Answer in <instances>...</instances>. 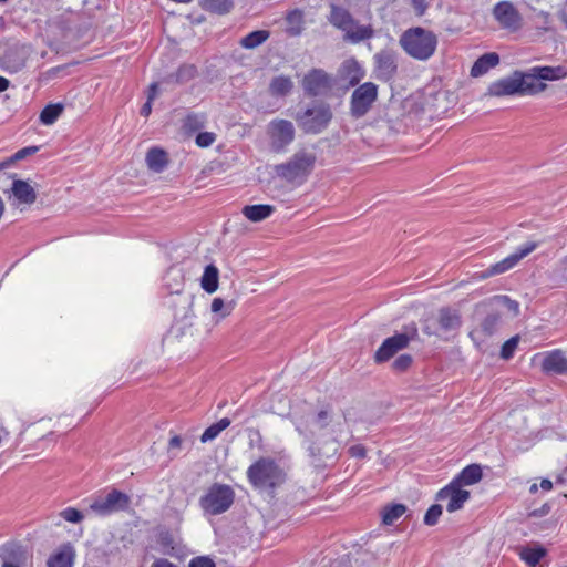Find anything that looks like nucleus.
I'll use <instances>...</instances> for the list:
<instances>
[{
	"label": "nucleus",
	"instance_id": "obj_1",
	"mask_svg": "<svg viewBox=\"0 0 567 567\" xmlns=\"http://www.w3.org/2000/svg\"><path fill=\"white\" fill-rule=\"evenodd\" d=\"M399 44L406 55L416 61L430 60L437 48V35L422 27L406 29L399 38Z\"/></svg>",
	"mask_w": 567,
	"mask_h": 567
},
{
	"label": "nucleus",
	"instance_id": "obj_2",
	"mask_svg": "<svg viewBox=\"0 0 567 567\" xmlns=\"http://www.w3.org/2000/svg\"><path fill=\"white\" fill-rule=\"evenodd\" d=\"M316 155L307 151H298L284 164L275 166L277 176L289 183H302L313 169Z\"/></svg>",
	"mask_w": 567,
	"mask_h": 567
},
{
	"label": "nucleus",
	"instance_id": "obj_3",
	"mask_svg": "<svg viewBox=\"0 0 567 567\" xmlns=\"http://www.w3.org/2000/svg\"><path fill=\"white\" fill-rule=\"evenodd\" d=\"M234 499L235 492L229 485L214 483L199 498V506L205 514L215 516L228 511Z\"/></svg>",
	"mask_w": 567,
	"mask_h": 567
},
{
	"label": "nucleus",
	"instance_id": "obj_4",
	"mask_svg": "<svg viewBox=\"0 0 567 567\" xmlns=\"http://www.w3.org/2000/svg\"><path fill=\"white\" fill-rule=\"evenodd\" d=\"M462 326V316L458 310L443 307L435 316L427 318L423 326V332L427 336L455 334Z\"/></svg>",
	"mask_w": 567,
	"mask_h": 567
},
{
	"label": "nucleus",
	"instance_id": "obj_5",
	"mask_svg": "<svg viewBox=\"0 0 567 567\" xmlns=\"http://www.w3.org/2000/svg\"><path fill=\"white\" fill-rule=\"evenodd\" d=\"M332 118L331 107L326 103H317L297 116L299 125L306 133L318 134L322 132Z\"/></svg>",
	"mask_w": 567,
	"mask_h": 567
},
{
	"label": "nucleus",
	"instance_id": "obj_6",
	"mask_svg": "<svg viewBox=\"0 0 567 567\" xmlns=\"http://www.w3.org/2000/svg\"><path fill=\"white\" fill-rule=\"evenodd\" d=\"M281 471L278 465L268 457H261L248 467L249 482L257 487L275 486L279 481Z\"/></svg>",
	"mask_w": 567,
	"mask_h": 567
},
{
	"label": "nucleus",
	"instance_id": "obj_7",
	"mask_svg": "<svg viewBox=\"0 0 567 567\" xmlns=\"http://www.w3.org/2000/svg\"><path fill=\"white\" fill-rule=\"evenodd\" d=\"M379 89L373 82H365L351 94L350 114L354 118L363 117L372 107L378 99Z\"/></svg>",
	"mask_w": 567,
	"mask_h": 567
},
{
	"label": "nucleus",
	"instance_id": "obj_8",
	"mask_svg": "<svg viewBox=\"0 0 567 567\" xmlns=\"http://www.w3.org/2000/svg\"><path fill=\"white\" fill-rule=\"evenodd\" d=\"M270 150L275 153H282L295 140L293 124L288 120L276 118L267 126Z\"/></svg>",
	"mask_w": 567,
	"mask_h": 567
},
{
	"label": "nucleus",
	"instance_id": "obj_9",
	"mask_svg": "<svg viewBox=\"0 0 567 567\" xmlns=\"http://www.w3.org/2000/svg\"><path fill=\"white\" fill-rule=\"evenodd\" d=\"M492 16L499 28L508 32H517L523 27V17L509 1H499L492 9Z\"/></svg>",
	"mask_w": 567,
	"mask_h": 567
},
{
	"label": "nucleus",
	"instance_id": "obj_10",
	"mask_svg": "<svg viewBox=\"0 0 567 567\" xmlns=\"http://www.w3.org/2000/svg\"><path fill=\"white\" fill-rule=\"evenodd\" d=\"M130 496L125 493L112 489L105 496L97 497L90 508L100 516H107L116 512L125 511L130 506Z\"/></svg>",
	"mask_w": 567,
	"mask_h": 567
},
{
	"label": "nucleus",
	"instance_id": "obj_11",
	"mask_svg": "<svg viewBox=\"0 0 567 567\" xmlns=\"http://www.w3.org/2000/svg\"><path fill=\"white\" fill-rule=\"evenodd\" d=\"M537 247V241H528L524 244L514 254L491 266L487 270L481 272L478 277L481 279H485L494 275L506 272L507 270L514 268L522 259L532 254Z\"/></svg>",
	"mask_w": 567,
	"mask_h": 567
},
{
	"label": "nucleus",
	"instance_id": "obj_12",
	"mask_svg": "<svg viewBox=\"0 0 567 567\" xmlns=\"http://www.w3.org/2000/svg\"><path fill=\"white\" fill-rule=\"evenodd\" d=\"M305 93L309 96H318L333 86V79L322 69L310 70L301 81Z\"/></svg>",
	"mask_w": 567,
	"mask_h": 567
},
{
	"label": "nucleus",
	"instance_id": "obj_13",
	"mask_svg": "<svg viewBox=\"0 0 567 567\" xmlns=\"http://www.w3.org/2000/svg\"><path fill=\"white\" fill-rule=\"evenodd\" d=\"M378 80L391 81L398 73V53L391 49L379 51L373 56Z\"/></svg>",
	"mask_w": 567,
	"mask_h": 567
},
{
	"label": "nucleus",
	"instance_id": "obj_14",
	"mask_svg": "<svg viewBox=\"0 0 567 567\" xmlns=\"http://www.w3.org/2000/svg\"><path fill=\"white\" fill-rule=\"evenodd\" d=\"M412 337L408 333H396L386 338L374 353V361L383 363L393 358L399 351L405 349Z\"/></svg>",
	"mask_w": 567,
	"mask_h": 567
},
{
	"label": "nucleus",
	"instance_id": "obj_15",
	"mask_svg": "<svg viewBox=\"0 0 567 567\" xmlns=\"http://www.w3.org/2000/svg\"><path fill=\"white\" fill-rule=\"evenodd\" d=\"M436 497L441 501L449 499L446 509L447 512L453 513L463 507L464 503L470 498V492L462 489L456 482L452 481L437 493Z\"/></svg>",
	"mask_w": 567,
	"mask_h": 567
},
{
	"label": "nucleus",
	"instance_id": "obj_16",
	"mask_svg": "<svg viewBox=\"0 0 567 567\" xmlns=\"http://www.w3.org/2000/svg\"><path fill=\"white\" fill-rule=\"evenodd\" d=\"M485 95L493 97L519 95L518 71L491 83Z\"/></svg>",
	"mask_w": 567,
	"mask_h": 567
},
{
	"label": "nucleus",
	"instance_id": "obj_17",
	"mask_svg": "<svg viewBox=\"0 0 567 567\" xmlns=\"http://www.w3.org/2000/svg\"><path fill=\"white\" fill-rule=\"evenodd\" d=\"M542 371L553 374H567V355L561 350L549 351L542 360Z\"/></svg>",
	"mask_w": 567,
	"mask_h": 567
},
{
	"label": "nucleus",
	"instance_id": "obj_18",
	"mask_svg": "<svg viewBox=\"0 0 567 567\" xmlns=\"http://www.w3.org/2000/svg\"><path fill=\"white\" fill-rule=\"evenodd\" d=\"M519 95H537L547 89V84L538 80L535 72L529 69L526 72L518 71Z\"/></svg>",
	"mask_w": 567,
	"mask_h": 567
},
{
	"label": "nucleus",
	"instance_id": "obj_19",
	"mask_svg": "<svg viewBox=\"0 0 567 567\" xmlns=\"http://www.w3.org/2000/svg\"><path fill=\"white\" fill-rule=\"evenodd\" d=\"M1 567L22 566L25 563V553L17 544H6L0 547Z\"/></svg>",
	"mask_w": 567,
	"mask_h": 567
},
{
	"label": "nucleus",
	"instance_id": "obj_20",
	"mask_svg": "<svg viewBox=\"0 0 567 567\" xmlns=\"http://www.w3.org/2000/svg\"><path fill=\"white\" fill-rule=\"evenodd\" d=\"M74 558V547L70 543H66L49 557L47 567H73Z\"/></svg>",
	"mask_w": 567,
	"mask_h": 567
},
{
	"label": "nucleus",
	"instance_id": "obj_21",
	"mask_svg": "<svg viewBox=\"0 0 567 567\" xmlns=\"http://www.w3.org/2000/svg\"><path fill=\"white\" fill-rule=\"evenodd\" d=\"M330 423V414L328 411L322 410L307 421L302 426L297 425V431L305 436H313L318 431L324 429Z\"/></svg>",
	"mask_w": 567,
	"mask_h": 567
},
{
	"label": "nucleus",
	"instance_id": "obj_22",
	"mask_svg": "<svg viewBox=\"0 0 567 567\" xmlns=\"http://www.w3.org/2000/svg\"><path fill=\"white\" fill-rule=\"evenodd\" d=\"M374 35L371 24H361L358 20H353V24L343 32V40L351 43H359L369 40Z\"/></svg>",
	"mask_w": 567,
	"mask_h": 567
},
{
	"label": "nucleus",
	"instance_id": "obj_23",
	"mask_svg": "<svg viewBox=\"0 0 567 567\" xmlns=\"http://www.w3.org/2000/svg\"><path fill=\"white\" fill-rule=\"evenodd\" d=\"M11 190L13 196L21 204L31 205L37 200V193L34 188L25 181H13Z\"/></svg>",
	"mask_w": 567,
	"mask_h": 567
},
{
	"label": "nucleus",
	"instance_id": "obj_24",
	"mask_svg": "<svg viewBox=\"0 0 567 567\" xmlns=\"http://www.w3.org/2000/svg\"><path fill=\"white\" fill-rule=\"evenodd\" d=\"M341 76L348 80L350 86H355L364 76V71L354 59L346 60L340 69Z\"/></svg>",
	"mask_w": 567,
	"mask_h": 567
},
{
	"label": "nucleus",
	"instance_id": "obj_25",
	"mask_svg": "<svg viewBox=\"0 0 567 567\" xmlns=\"http://www.w3.org/2000/svg\"><path fill=\"white\" fill-rule=\"evenodd\" d=\"M354 18L351 13L341 7L331 6L329 22L342 32L348 31V28L353 24Z\"/></svg>",
	"mask_w": 567,
	"mask_h": 567
},
{
	"label": "nucleus",
	"instance_id": "obj_26",
	"mask_svg": "<svg viewBox=\"0 0 567 567\" xmlns=\"http://www.w3.org/2000/svg\"><path fill=\"white\" fill-rule=\"evenodd\" d=\"M354 18L351 13L341 7L331 6L329 22L342 32L348 31V28L353 24Z\"/></svg>",
	"mask_w": 567,
	"mask_h": 567
},
{
	"label": "nucleus",
	"instance_id": "obj_27",
	"mask_svg": "<svg viewBox=\"0 0 567 567\" xmlns=\"http://www.w3.org/2000/svg\"><path fill=\"white\" fill-rule=\"evenodd\" d=\"M499 63V56L495 52L485 53L480 56L471 69V75L474 78L485 74L492 68H495Z\"/></svg>",
	"mask_w": 567,
	"mask_h": 567
},
{
	"label": "nucleus",
	"instance_id": "obj_28",
	"mask_svg": "<svg viewBox=\"0 0 567 567\" xmlns=\"http://www.w3.org/2000/svg\"><path fill=\"white\" fill-rule=\"evenodd\" d=\"M532 72L536 73L539 81H558L567 76V70L563 65L557 66H534Z\"/></svg>",
	"mask_w": 567,
	"mask_h": 567
},
{
	"label": "nucleus",
	"instance_id": "obj_29",
	"mask_svg": "<svg viewBox=\"0 0 567 567\" xmlns=\"http://www.w3.org/2000/svg\"><path fill=\"white\" fill-rule=\"evenodd\" d=\"M145 161L147 167L156 173L163 172L168 164L167 153L158 147H152L147 152Z\"/></svg>",
	"mask_w": 567,
	"mask_h": 567
},
{
	"label": "nucleus",
	"instance_id": "obj_30",
	"mask_svg": "<svg viewBox=\"0 0 567 567\" xmlns=\"http://www.w3.org/2000/svg\"><path fill=\"white\" fill-rule=\"evenodd\" d=\"M275 212L271 205H247L243 208V215L252 223H259L268 218Z\"/></svg>",
	"mask_w": 567,
	"mask_h": 567
},
{
	"label": "nucleus",
	"instance_id": "obj_31",
	"mask_svg": "<svg viewBox=\"0 0 567 567\" xmlns=\"http://www.w3.org/2000/svg\"><path fill=\"white\" fill-rule=\"evenodd\" d=\"M482 467L478 464L467 465L462 472L453 480L457 485H473L482 480Z\"/></svg>",
	"mask_w": 567,
	"mask_h": 567
},
{
	"label": "nucleus",
	"instance_id": "obj_32",
	"mask_svg": "<svg viewBox=\"0 0 567 567\" xmlns=\"http://www.w3.org/2000/svg\"><path fill=\"white\" fill-rule=\"evenodd\" d=\"M219 271L215 265H208L200 278V286L207 293H214L218 289Z\"/></svg>",
	"mask_w": 567,
	"mask_h": 567
},
{
	"label": "nucleus",
	"instance_id": "obj_33",
	"mask_svg": "<svg viewBox=\"0 0 567 567\" xmlns=\"http://www.w3.org/2000/svg\"><path fill=\"white\" fill-rule=\"evenodd\" d=\"M293 82L289 76L278 75L275 76L269 83V93L272 96H286L291 92Z\"/></svg>",
	"mask_w": 567,
	"mask_h": 567
},
{
	"label": "nucleus",
	"instance_id": "obj_34",
	"mask_svg": "<svg viewBox=\"0 0 567 567\" xmlns=\"http://www.w3.org/2000/svg\"><path fill=\"white\" fill-rule=\"evenodd\" d=\"M270 32L267 30H256L240 40V45L245 49H255L267 41Z\"/></svg>",
	"mask_w": 567,
	"mask_h": 567
},
{
	"label": "nucleus",
	"instance_id": "obj_35",
	"mask_svg": "<svg viewBox=\"0 0 567 567\" xmlns=\"http://www.w3.org/2000/svg\"><path fill=\"white\" fill-rule=\"evenodd\" d=\"M406 506L403 504H391L384 506L382 511V522L385 525H392L406 512Z\"/></svg>",
	"mask_w": 567,
	"mask_h": 567
},
{
	"label": "nucleus",
	"instance_id": "obj_36",
	"mask_svg": "<svg viewBox=\"0 0 567 567\" xmlns=\"http://www.w3.org/2000/svg\"><path fill=\"white\" fill-rule=\"evenodd\" d=\"M197 75V69L193 64L182 65L176 73L171 74L167 79L177 84L187 83Z\"/></svg>",
	"mask_w": 567,
	"mask_h": 567
},
{
	"label": "nucleus",
	"instance_id": "obj_37",
	"mask_svg": "<svg viewBox=\"0 0 567 567\" xmlns=\"http://www.w3.org/2000/svg\"><path fill=\"white\" fill-rule=\"evenodd\" d=\"M546 555V549L537 547H525L522 549L519 556L529 566L535 567L540 559Z\"/></svg>",
	"mask_w": 567,
	"mask_h": 567
},
{
	"label": "nucleus",
	"instance_id": "obj_38",
	"mask_svg": "<svg viewBox=\"0 0 567 567\" xmlns=\"http://www.w3.org/2000/svg\"><path fill=\"white\" fill-rule=\"evenodd\" d=\"M485 305H488L491 308H507L514 316L519 313L518 302L507 296H494Z\"/></svg>",
	"mask_w": 567,
	"mask_h": 567
},
{
	"label": "nucleus",
	"instance_id": "obj_39",
	"mask_svg": "<svg viewBox=\"0 0 567 567\" xmlns=\"http://www.w3.org/2000/svg\"><path fill=\"white\" fill-rule=\"evenodd\" d=\"M63 105L60 103L47 105L40 113V122L44 125H52L62 114Z\"/></svg>",
	"mask_w": 567,
	"mask_h": 567
},
{
	"label": "nucleus",
	"instance_id": "obj_40",
	"mask_svg": "<svg viewBox=\"0 0 567 567\" xmlns=\"http://www.w3.org/2000/svg\"><path fill=\"white\" fill-rule=\"evenodd\" d=\"M206 124V115L205 114H198V113H192L188 114L183 124V128L187 133H194L197 131H200L205 127Z\"/></svg>",
	"mask_w": 567,
	"mask_h": 567
},
{
	"label": "nucleus",
	"instance_id": "obj_41",
	"mask_svg": "<svg viewBox=\"0 0 567 567\" xmlns=\"http://www.w3.org/2000/svg\"><path fill=\"white\" fill-rule=\"evenodd\" d=\"M229 425H230V420L227 417H224V419L219 420L217 423L212 424L202 434L200 442L206 443L208 441L214 440L215 437L218 436V434L221 431L227 429Z\"/></svg>",
	"mask_w": 567,
	"mask_h": 567
},
{
	"label": "nucleus",
	"instance_id": "obj_42",
	"mask_svg": "<svg viewBox=\"0 0 567 567\" xmlns=\"http://www.w3.org/2000/svg\"><path fill=\"white\" fill-rule=\"evenodd\" d=\"M501 312L498 311V308H492V312H489L485 319L483 320L482 324H481V328H482V331L486 334V336H492L499 322H501Z\"/></svg>",
	"mask_w": 567,
	"mask_h": 567
},
{
	"label": "nucleus",
	"instance_id": "obj_43",
	"mask_svg": "<svg viewBox=\"0 0 567 567\" xmlns=\"http://www.w3.org/2000/svg\"><path fill=\"white\" fill-rule=\"evenodd\" d=\"M203 8L207 11L224 14L233 7L231 0H202Z\"/></svg>",
	"mask_w": 567,
	"mask_h": 567
},
{
	"label": "nucleus",
	"instance_id": "obj_44",
	"mask_svg": "<svg viewBox=\"0 0 567 567\" xmlns=\"http://www.w3.org/2000/svg\"><path fill=\"white\" fill-rule=\"evenodd\" d=\"M212 312L218 316L217 322L220 319L228 317L234 310V302H225L221 298H214L210 306Z\"/></svg>",
	"mask_w": 567,
	"mask_h": 567
},
{
	"label": "nucleus",
	"instance_id": "obj_45",
	"mask_svg": "<svg viewBox=\"0 0 567 567\" xmlns=\"http://www.w3.org/2000/svg\"><path fill=\"white\" fill-rule=\"evenodd\" d=\"M518 342H519L518 336L512 337L511 339L505 341V343L502 346V349H501V357L504 360L511 359L518 346Z\"/></svg>",
	"mask_w": 567,
	"mask_h": 567
},
{
	"label": "nucleus",
	"instance_id": "obj_46",
	"mask_svg": "<svg viewBox=\"0 0 567 567\" xmlns=\"http://www.w3.org/2000/svg\"><path fill=\"white\" fill-rule=\"evenodd\" d=\"M442 515V506L439 504L432 505L425 513L424 524L427 526H434L440 516Z\"/></svg>",
	"mask_w": 567,
	"mask_h": 567
},
{
	"label": "nucleus",
	"instance_id": "obj_47",
	"mask_svg": "<svg viewBox=\"0 0 567 567\" xmlns=\"http://www.w3.org/2000/svg\"><path fill=\"white\" fill-rule=\"evenodd\" d=\"M412 361L410 354H401L392 362V369L399 373L404 372L411 367Z\"/></svg>",
	"mask_w": 567,
	"mask_h": 567
},
{
	"label": "nucleus",
	"instance_id": "obj_48",
	"mask_svg": "<svg viewBox=\"0 0 567 567\" xmlns=\"http://www.w3.org/2000/svg\"><path fill=\"white\" fill-rule=\"evenodd\" d=\"M554 277L558 282H567V256L557 262Z\"/></svg>",
	"mask_w": 567,
	"mask_h": 567
},
{
	"label": "nucleus",
	"instance_id": "obj_49",
	"mask_svg": "<svg viewBox=\"0 0 567 567\" xmlns=\"http://www.w3.org/2000/svg\"><path fill=\"white\" fill-rule=\"evenodd\" d=\"M61 517L70 523H80L83 519V514L73 507H68L61 512Z\"/></svg>",
	"mask_w": 567,
	"mask_h": 567
},
{
	"label": "nucleus",
	"instance_id": "obj_50",
	"mask_svg": "<svg viewBox=\"0 0 567 567\" xmlns=\"http://www.w3.org/2000/svg\"><path fill=\"white\" fill-rule=\"evenodd\" d=\"M216 141V134L212 132H200L196 136V144L199 147H208Z\"/></svg>",
	"mask_w": 567,
	"mask_h": 567
},
{
	"label": "nucleus",
	"instance_id": "obj_51",
	"mask_svg": "<svg viewBox=\"0 0 567 567\" xmlns=\"http://www.w3.org/2000/svg\"><path fill=\"white\" fill-rule=\"evenodd\" d=\"M188 567H216V565L209 557L199 556L193 558Z\"/></svg>",
	"mask_w": 567,
	"mask_h": 567
},
{
	"label": "nucleus",
	"instance_id": "obj_52",
	"mask_svg": "<svg viewBox=\"0 0 567 567\" xmlns=\"http://www.w3.org/2000/svg\"><path fill=\"white\" fill-rule=\"evenodd\" d=\"M38 150H39V147H38V146H29V147L21 148V150H19V151L14 154L13 158H14V159H17V161L23 159V158H25L27 156H29V155H32V154L37 153V152H38Z\"/></svg>",
	"mask_w": 567,
	"mask_h": 567
},
{
	"label": "nucleus",
	"instance_id": "obj_53",
	"mask_svg": "<svg viewBox=\"0 0 567 567\" xmlns=\"http://www.w3.org/2000/svg\"><path fill=\"white\" fill-rule=\"evenodd\" d=\"M349 453L353 457L363 458L365 457V449L362 445H353L349 449Z\"/></svg>",
	"mask_w": 567,
	"mask_h": 567
},
{
	"label": "nucleus",
	"instance_id": "obj_54",
	"mask_svg": "<svg viewBox=\"0 0 567 567\" xmlns=\"http://www.w3.org/2000/svg\"><path fill=\"white\" fill-rule=\"evenodd\" d=\"M550 509H551L550 505L548 503H545L542 505V507L530 512L529 516H534V517L546 516L550 512Z\"/></svg>",
	"mask_w": 567,
	"mask_h": 567
},
{
	"label": "nucleus",
	"instance_id": "obj_55",
	"mask_svg": "<svg viewBox=\"0 0 567 567\" xmlns=\"http://www.w3.org/2000/svg\"><path fill=\"white\" fill-rule=\"evenodd\" d=\"M413 7L419 16H422L426 9L424 0H413Z\"/></svg>",
	"mask_w": 567,
	"mask_h": 567
},
{
	"label": "nucleus",
	"instance_id": "obj_56",
	"mask_svg": "<svg viewBox=\"0 0 567 567\" xmlns=\"http://www.w3.org/2000/svg\"><path fill=\"white\" fill-rule=\"evenodd\" d=\"M181 445H182V439L178 435H175L169 440L168 449H169V451L178 450V449H181Z\"/></svg>",
	"mask_w": 567,
	"mask_h": 567
},
{
	"label": "nucleus",
	"instance_id": "obj_57",
	"mask_svg": "<svg viewBox=\"0 0 567 567\" xmlns=\"http://www.w3.org/2000/svg\"><path fill=\"white\" fill-rule=\"evenodd\" d=\"M151 567H176L173 563L165 558L156 559Z\"/></svg>",
	"mask_w": 567,
	"mask_h": 567
},
{
	"label": "nucleus",
	"instance_id": "obj_58",
	"mask_svg": "<svg viewBox=\"0 0 567 567\" xmlns=\"http://www.w3.org/2000/svg\"><path fill=\"white\" fill-rule=\"evenodd\" d=\"M158 84L152 83L148 89L147 100L153 101L157 96Z\"/></svg>",
	"mask_w": 567,
	"mask_h": 567
},
{
	"label": "nucleus",
	"instance_id": "obj_59",
	"mask_svg": "<svg viewBox=\"0 0 567 567\" xmlns=\"http://www.w3.org/2000/svg\"><path fill=\"white\" fill-rule=\"evenodd\" d=\"M152 102L147 100L141 109V115L147 117L152 112Z\"/></svg>",
	"mask_w": 567,
	"mask_h": 567
},
{
	"label": "nucleus",
	"instance_id": "obj_60",
	"mask_svg": "<svg viewBox=\"0 0 567 567\" xmlns=\"http://www.w3.org/2000/svg\"><path fill=\"white\" fill-rule=\"evenodd\" d=\"M540 487L544 489V491H550L553 488V483L551 481L547 480V478H544L540 482Z\"/></svg>",
	"mask_w": 567,
	"mask_h": 567
},
{
	"label": "nucleus",
	"instance_id": "obj_61",
	"mask_svg": "<svg viewBox=\"0 0 567 567\" xmlns=\"http://www.w3.org/2000/svg\"><path fill=\"white\" fill-rule=\"evenodd\" d=\"M9 84L10 82L8 79L0 76V92L6 91L9 87Z\"/></svg>",
	"mask_w": 567,
	"mask_h": 567
},
{
	"label": "nucleus",
	"instance_id": "obj_62",
	"mask_svg": "<svg viewBox=\"0 0 567 567\" xmlns=\"http://www.w3.org/2000/svg\"><path fill=\"white\" fill-rule=\"evenodd\" d=\"M3 212H4V204H3L2 198L0 197V218H1V217H2V215H3Z\"/></svg>",
	"mask_w": 567,
	"mask_h": 567
},
{
	"label": "nucleus",
	"instance_id": "obj_63",
	"mask_svg": "<svg viewBox=\"0 0 567 567\" xmlns=\"http://www.w3.org/2000/svg\"><path fill=\"white\" fill-rule=\"evenodd\" d=\"M537 491H538V486H537V484H533V485H530V487H529V492H530L532 494H535Z\"/></svg>",
	"mask_w": 567,
	"mask_h": 567
}]
</instances>
